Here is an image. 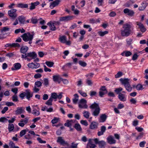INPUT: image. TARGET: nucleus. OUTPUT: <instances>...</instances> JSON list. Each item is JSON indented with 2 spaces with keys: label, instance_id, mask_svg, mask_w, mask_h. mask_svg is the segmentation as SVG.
I'll use <instances>...</instances> for the list:
<instances>
[{
  "label": "nucleus",
  "instance_id": "1",
  "mask_svg": "<svg viewBox=\"0 0 148 148\" xmlns=\"http://www.w3.org/2000/svg\"><path fill=\"white\" fill-rule=\"evenodd\" d=\"M132 25L128 23L124 24L123 26V30L121 31V35L123 36L127 37L129 36L132 32L131 29Z\"/></svg>",
  "mask_w": 148,
  "mask_h": 148
},
{
  "label": "nucleus",
  "instance_id": "2",
  "mask_svg": "<svg viewBox=\"0 0 148 148\" xmlns=\"http://www.w3.org/2000/svg\"><path fill=\"white\" fill-rule=\"evenodd\" d=\"M94 141L96 145L98 144L100 145L102 144V141H99L97 138L94 139H89L88 140V142L87 145V148H95L96 147L95 144L93 143Z\"/></svg>",
  "mask_w": 148,
  "mask_h": 148
},
{
  "label": "nucleus",
  "instance_id": "3",
  "mask_svg": "<svg viewBox=\"0 0 148 148\" xmlns=\"http://www.w3.org/2000/svg\"><path fill=\"white\" fill-rule=\"evenodd\" d=\"M23 40L25 42L29 41L28 43L31 44L32 43V40L34 38V35L29 32L25 33L21 36Z\"/></svg>",
  "mask_w": 148,
  "mask_h": 148
},
{
  "label": "nucleus",
  "instance_id": "4",
  "mask_svg": "<svg viewBox=\"0 0 148 148\" xmlns=\"http://www.w3.org/2000/svg\"><path fill=\"white\" fill-rule=\"evenodd\" d=\"M87 101L84 99H81L79 101L78 106L81 108H87L88 106L86 104Z\"/></svg>",
  "mask_w": 148,
  "mask_h": 148
},
{
  "label": "nucleus",
  "instance_id": "5",
  "mask_svg": "<svg viewBox=\"0 0 148 148\" xmlns=\"http://www.w3.org/2000/svg\"><path fill=\"white\" fill-rule=\"evenodd\" d=\"M74 16H65L60 17V21L66 22L70 21L74 18Z\"/></svg>",
  "mask_w": 148,
  "mask_h": 148
},
{
  "label": "nucleus",
  "instance_id": "6",
  "mask_svg": "<svg viewBox=\"0 0 148 148\" xmlns=\"http://www.w3.org/2000/svg\"><path fill=\"white\" fill-rule=\"evenodd\" d=\"M16 10L15 9L11 10L8 11V14L12 18L14 19L17 16L16 13Z\"/></svg>",
  "mask_w": 148,
  "mask_h": 148
},
{
  "label": "nucleus",
  "instance_id": "7",
  "mask_svg": "<svg viewBox=\"0 0 148 148\" xmlns=\"http://www.w3.org/2000/svg\"><path fill=\"white\" fill-rule=\"evenodd\" d=\"M123 12L124 13L127 14V15L130 17L134 16L135 13L134 11L127 8L125 9Z\"/></svg>",
  "mask_w": 148,
  "mask_h": 148
},
{
  "label": "nucleus",
  "instance_id": "8",
  "mask_svg": "<svg viewBox=\"0 0 148 148\" xmlns=\"http://www.w3.org/2000/svg\"><path fill=\"white\" fill-rule=\"evenodd\" d=\"M25 96L26 99L28 100H30V98H32L33 96V93L30 91L29 89L26 90L25 91Z\"/></svg>",
  "mask_w": 148,
  "mask_h": 148
},
{
  "label": "nucleus",
  "instance_id": "9",
  "mask_svg": "<svg viewBox=\"0 0 148 148\" xmlns=\"http://www.w3.org/2000/svg\"><path fill=\"white\" fill-rule=\"evenodd\" d=\"M57 142L64 146L65 145H66L67 146H69V144L67 142H65L61 137H58Z\"/></svg>",
  "mask_w": 148,
  "mask_h": 148
},
{
  "label": "nucleus",
  "instance_id": "10",
  "mask_svg": "<svg viewBox=\"0 0 148 148\" xmlns=\"http://www.w3.org/2000/svg\"><path fill=\"white\" fill-rule=\"evenodd\" d=\"M60 0H56L50 3L49 7L50 8L53 9L55 7L57 6L59 4Z\"/></svg>",
  "mask_w": 148,
  "mask_h": 148
},
{
  "label": "nucleus",
  "instance_id": "11",
  "mask_svg": "<svg viewBox=\"0 0 148 148\" xmlns=\"http://www.w3.org/2000/svg\"><path fill=\"white\" fill-rule=\"evenodd\" d=\"M120 81L121 82L122 84L124 85V86L129 84L130 79L128 78H121L119 79Z\"/></svg>",
  "mask_w": 148,
  "mask_h": 148
},
{
  "label": "nucleus",
  "instance_id": "12",
  "mask_svg": "<svg viewBox=\"0 0 148 148\" xmlns=\"http://www.w3.org/2000/svg\"><path fill=\"white\" fill-rule=\"evenodd\" d=\"M61 78L60 77L59 75H54L53 76V81L55 82H58L59 84H60L61 82Z\"/></svg>",
  "mask_w": 148,
  "mask_h": 148
},
{
  "label": "nucleus",
  "instance_id": "13",
  "mask_svg": "<svg viewBox=\"0 0 148 148\" xmlns=\"http://www.w3.org/2000/svg\"><path fill=\"white\" fill-rule=\"evenodd\" d=\"M25 108L23 107H18L15 111V114L18 115L23 113L25 112Z\"/></svg>",
  "mask_w": 148,
  "mask_h": 148
},
{
  "label": "nucleus",
  "instance_id": "14",
  "mask_svg": "<svg viewBox=\"0 0 148 148\" xmlns=\"http://www.w3.org/2000/svg\"><path fill=\"white\" fill-rule=\"evenodd\" d=\"M136 24L138 26L141 32L144 33L146 31V29L142 23H141L137 22Z\"/></svg>",
  "mask_w": 148,
  "mask_h": 148
},
{
  "label": "nucleus",
  "instance_id": "15",
  "mask_svg": "<svg viewBox=\"0 0 148 148\" xmlns=\"http://www.w3.org/2000/svg\"><path fill=\"white\" fill-rule=\"evenodd\" d=\"M28 49L29 48L27 47L26 46H22L20 49V52L22 53H27L26 52Z\"/></svg>",
  "mask_w": 148,
  "mask_h": 148
},
{
  "label": "nucleus",
  "instance_id": "16",
  "mask_svg": "<svg viewBox=\"0 0 148 148\" xmlns=\"http://www.w3.org/2000/svg\"><path fill=\"white\" fill-rule=\"evenodd\" d=\"M53 23L51 21H50L47 23V25L49 26L50 27V29L52 31H55L56 29V28L54 24H53Z\"/></svg>",
  "mask_w": 148,
  "mask_h": 148
},
{
  "label": "nucleus",
  "instance_id": "17",
  "mask_svg": "<svg viewBox=\"0 0 148 148\" xmlns=\"http://www.w3.org/2000/svg\"><path fill=\"white\" fill-rule=\"evenodd\" d=\"M147 5V4L146 2H143L141 4V5L138 8L139 11H142L144 10Z\"/></svg>",
  "mask_w": 148,
  "mask_h": 148
},
{
  "label": "nucleus",
  "instance_id": "18",
  "mask_svg": "<svg viewBox=\"0 0 148 148\" xmlns=\"http://www.w3.org/2000/svg\"><path fill=\"white\" fill-rule=\"evenodd\" d=\"M14 68L12 67L11 70L12 71L17 70L20 69L21 67V64L19 63H17L14 64Z\"/></svg>",
  "mask_w": 148,
  "mask_h": 148
},
{
  "label": "nucleus",
  "instance_id": "19",
  "mask_svg": "<svg viewBox=\"0 0 148 148\" xmlns=\"http://www.w3.org/2000/svg\"><path fill=\"white\" fill-rule=\"evenodd\" d=\"M107 139L108 143L110 144H114L116 143V140H114L113 137L112 136H110L108 137Z\"/></svg>",
  "mask_w": 148,
  "mask_h": 148
},
{
  "label": "nucleus",
  "instance_id": "20",
  "mask_svg": "<svg viewBox=\"0 0 148 148\" xmlns=\"http://www.w3.org/2000/svg\"><path fill=\"white\" fill-rule=\"evenodd\" d=\"M27 57H32V59L35 58L37 56V54L34 52H32L28 53H27Z\"/></svg>",
  "mask_w": 148,
  "mask_h": 148
},
{
  "label": "nucleus",
  "instance_id": "21",
  "mask_svg": "<svg viewBox=\"0 0 148 148\" xmlns=\"http://www.w3.org/2000/svg\"><path fill=\"white\" fill-rule=\"evenodd\" d=\"M18 19L21 24H24L25 21V17L23 16H19Z\"/></svg>",
  "mask_w": 148,
  "mask_h": 148
},
{
  "label": "nucleus",
  "instance_id": "22",
  "mask_svg": "<svg viewBox=\"0 0 148 148\" xmlns=\"http://www.w3.org/2000/svg\"><path fill=\"white\" fill-rule=\"evenodd\" d=\"M118 97L119 99L121 101H126V99L125 97V95L122 93H119Z\"/></svg>",
  "mask_w": 148,
  "mask_h": 148
},
{
  "label": "nucleus",
  "instance_id": "23",
  "mask_svg": "<svg viewBox=\"0 0 148 148\" xmlns=\"http://www.w3.org/2000/svg\"><path fill=\"white\" fill-rule=\"evenodd\" d=\"M73 122V120H67L66 122L64 123V125L68 127H70L71 126L72 123Z\"/></svg>",
  "mask_w": 148,
  "mask_h": 148
},
{
  "label": "nucleus",
  "instance_id": "24",
  "mask_svg": "<svg viewBox=\"0 0 148 148\" xmlns=\"http://www.w3.org/2000/svg\"><path fill=\"white\" fill-rule=\"evenodd\" d=\"M90 108L92 110L100 108L98 104L95 102H94V103L91 105L90 106Z\"/></svg>",
  "mask_w": 148,
  "mask_h": 148
},
{
  "label": "nucleus",
  "instance_id": "25",
  "mask_svg": "<svg viewBox=\"0 0 148 148\" xmlns=\"http://www.w3.org/2000/svg\"><path fill=\"white\" fill-rule=\"evenodd\" d=\"M28 4L23 3L18 4L17 5V7L22 8H27L28 7Z\"/></svg>",
  "mask_w": 148,
  "mask_h": 148
},
{
  "label": "nucleus",
  "instance_id": "26",
  "mask_svg": "<svg viewBox=\"0 0 148 148\" xmlns=\"http://www.w3.org/2000/svg\"><path fill=\"white\" fill-rule=\"evenodd\" d=\"M97 128V125L96 123L95 122H92L90 126V128L91 129L94 130L96 129Z\"/></svg>",
  "mask_w": 148,
  "mask_h": 148
},
{
  "label": "nucleus",
  "instance_id": "27",
  "mask_svg": "<svg viewBox=\"0 0 148 148\" xmlns=\"http://www.w3.org/2000/svg\"><path fill=\"white\" fill-rule=\"evenodd\" d=\"M74 98L73 99V103L76 104L78 100L79 96L77 94H75L74 95Z\"/></svg>",
  "mask_w": 148,
  "mask_h": 148
},
{
  "label": "nucleus",
  "instance_id": "28",
  "mask_svg": "<svg viewBox=\"0 0 148 148\" xmlns=\"http://www.w3.org/2000/svg\"><path fill=\"white\" fill-rule=\"evenodd\" d=\"M100 108H97L95 109V110L93 111L92 113V114L95 116H97L100 112Z\"/></svg>",
  "mask_w": 148,
  "mask_h": 148
},
{
  "label": "nucleus",
  "instance_id": "29",
  "mask_svg": "<svg viewBox=\"0 0 148 148\" xmlns=\"http://www.w3.org/2000/svg\"><path fill=\"white\" fill-rule=\"evenodd\" d=\"M14 125L12 124L9 123L8 125V129L9 132L13 131L14 129Z\"/></svg>",
  "mask_w": 148,
  "mask_h": 148
},
{
  "label": "nucleus",
  "instance_id": "30",
  "mask_svg": "<svg viewBox=\"0 0 148 148\" xmlns=\"http://www.w3.org/2000/svg\"><path fill=\"white\" fill-rule=\"evenodd\" d=\"M59 40L62 43H65L66 40V37L64 36H61L59 38Z\"/></svg>",
  "mask_w": 148,
  "mask_h": 148
},
{
  "label": "nucleus",
  "instance_id": "31",
  "mask_svg": "<svg viewBox=\"0 0 148 148\" xmlns=\"http://www.w3.org/2000/svg\"><path fill=\"white\" fill-rule=\"evenodd\" d=\"M125 87L126 90L129 92L131 91L132 89V88L130 84H129L125 86Z\"/></svg>",
  "mask_w": 148,
  "mask_h": 148
},
{
  "label": "nucleus",
  "instance_id": "32",
  "mask_svg": "<svg viewBox=\"0 0 148 148\" xmlns=\"http://www.w3.org/2000/svg\"><path fill=\"white\" fill-rule=\"evenodd\" d=\"M38 20L37 18L36 17H33L31 18V22L33 24H36L38 23Z\"/></svg>",
  "mask_w": 148,
  "mask_h": 148
},
{
  "label": "nucleus",
  "instance_id": "33",
  "mask_svg": "<svg viewBox=\"0 0 148 148\" xmlns=\"http://www.w3.org/2000/svg\"><path fill=\"white\" fill-rule=\"evenodd\" d=\"M32 114L35 116H38L40 114V112L37 110L36 108H34L32 110Z\"/></svg>",
  "mask_w": 148,
  "mask_h": 148
},
{
  "label": "nucleus",
  "instance_id": "34",
  "mask_svg": "<svg viewBox=\"0 0 148 148\" xmlns=\"http://www.w3.org/2000/svg\"><path fill=\"white\" fill-rule=\"evenodd\" d=\"M133 41L132 39L130 38H127L126 40L127 45L128 46L131 45Z\"/></svg>",
  "mask_w": 148,
  "mask_h": 148
},
{
  "label": "nucleus",
  "instance_id": "35",
  "mask_svg": "<svg viewBox=\"0 0 148 148\" xmlns=\"http://www.w3.org/2000/svg\"><path fill=\"white\" fill-rule=\"evenodd\" d=\"M45 63L49 67H52L54 64L53 62L50 61H46Z\"/></svg>",
  "mask_w": 148,
  "mask_h": 148
},
{
  "label": "nucleus",
  "instance_id": "36",
  "mask_svg": "<svg viewBox=\"0 0 148 148\" xmlns=\"http://www.w3.org/2000/svg\"><path fill=\"white\" fill-rule=\"evenodd\" d=\"M74 127L77 131H80L82 130L80 125L79 123L75 124Z\"/></svg>",
  "mask_w": 148,
  "mask_h": 148
},
{
  "label": "nucleus",
  "instance_id": "37",
  "mask_svg": "<svg viewBox=\"0 0 148 148\" xmlns=\"http://www.w3.org/2000/svg\"><path fill=\"white\" fill-rule=\"evenodd\" d=\"M42 82L39 81H36L35 83V86L37 87H39L42 86Z\"/></svg>",
  "mask_w": 148,
  "mask_h": 148
},
{
  "label": "nucleus",
  "instance_id": "38",
  "mask_svg": "<svg viewBox=\"0 0 148 148\" xmlns=\"http://www.w3.org/2000/svg\"><path fill=\"white\" fill-rule=\"evenodd\" d=\"M53 101V99H51V98H49L45 103V104L48 106H51L52 105V102Z\"/></svg>",
  "mask_w": 148,
  "mask_h": 148
},
{
  "label": "nucleus",
  "instance_id": "39",
  "mask_svg": "<svg viewBox=\"0 0 148 148\" xmlns=\"http://www.w3.org/2000/svg\"><path fill=\"white\" fill-rule=\"evenodd\" d=\"M57 94L56 92L52 93H51V96L50 98L53 99H57Z\"/></svg>",
  "mask_w": 148,
  "mask_h": 148
},
{
  "label": "nucleus",
  "instance_id": "40",
  "mask_svg": "<svg viewBox=\"0 0 148 148\" xmlns=\"http://www.w3.org/2000/svg\"><path fill=\"white\" fill-rule=\"evenodd\" d=\"M83 116L86 119L89 118L90 113L88 111H84L83 113Z\"/></svg>",
  "mask_w": 148,
  "mask_h": 148
},
{
  "label": "nucleus",
  "instance_id": "41",
  "mask_svg": "<svg viewBox=\"0 0 148 148\" xmlns=\"http://www.w3.org/2000/svg\"><path fill=\"white\" fill-rule=\"evenodd\" d=\"M108 90L105 86H102V95L108 93Z\"/></svg>",
  "mask_w": 148,
  "mask_h": 148
},
{
  "label": "nucleus",
  "instance_id": "42",
  "mask_svg": "<svg viewBox=\"0 0 148 148\" xmlns=\"http://www.w3.org/2000/svg\"><path fill=\"white\" fill-rule=\"evenodd\" d=\"M123 74L122 72L121 71H119L115 75V77L116 78H119L122 76Z\"/></svg>",
  "mask_w": 148,
  "mask_h": 148
},
{
  "label": "nucleus",
  "instance_id": "43",
  "mask_svg": "<svg viewBox=\"0 0 148 148\" xmlns=\"http://www.w3.org/2000/svg\"><path fill=\"white\" fill-rule=\"evenodd\" d=\"M78 92L83 97H85L87 96V95L86 93L83 92L82 90H79L78 91Z\"/></svg>",
  "mask_w": 148,
  "mask_h": 148
},
{
  "label": "nucleus",
  "instance_id": "44",
  "mask_svg": "<svg viewBox=\"0 0 148 148\" xmlns=\"http://www.w3.org/2000/svg\"><path fill=\"white\" fill-rule=\"evenodd\" d=\"M136 89L138 90H142L143 88V86L141 84H138L136 86Z\"/></svg>",
  "mask_w": 148,
  "mask_h": 148
},
{
  "label": "nucleus",
  "instance_id": "45",
  "mask_svg": "<svg viewBox=\"0 0 148 148\" xmlns=\"http://www.w3.org/2000/svg\"><path fill=\"white\" fill-rule=\"evenodd\" d=\"M43 84L47 86L49 84V80L48 79L45 78L43 79Z\"/></svg>",
  "mask_w": 148,
  "mask_h": 148
},
{
  "label": "nucleus",
  "instance_id": "46",
  "mask_svg": "<svg viewBox=\"0 0 148 148\" xmlns=\"http://www.w3.org/2000/svg\"><path fill=\"white\" fill-rule=\"evenodd\" d=\"M124 53H125V56L126 57H128L132 55V53L130 51H125Z\"/></svg>",
  "mask_w": 148,
  "mask_h": 148
},
{
  "label": "nucleus",
  "instance_id": "47",
  "mask_svg": "<svg viewBox=\"0 0 148 148\" xmlns=\"http://www.w3.org/2000/svg\"><path fill=\"white\" fill-rule=\"evenodd\" d=\"M9 30V28L7 27H3V28L1 29V32L2 33L7 31Z\"/></svg>",
  "mask_w": 148,
  "mask_h": 148
},
{
  "label": "nucleus",
  "instance_id": "48",
  "mask_svg": "<svg viewBox=\"0 0 148 148\" xmlns=\"http://www.w3.org/2000/svg\"><path fill=\"white\" fill-rule=\"evenodd\" d=\"M12 99L13 101L14 102H17L18 101V97L16 95H14L12 96Z\"/></svg>",
  "mask_w": 148,
  "mask_h": 148
},
{
  "label": "nucleus",
  "instance_id": "49",
  "mask_svg": "<svg viewBox=\"0 0 148 148\" xmlns=\"http://www.w3.org/2000/svg\"><path fill=\"white\" fill-rule=\"evenodd\" d=\"M27 132V130H24L21 131L20 133V136L21 137L24 135Z\"/></svg>",
  "mask_w": 148,
  "mask_h": 148
},
{
  "label": "nucleus",
  "instance_id": "50",
  "mask_svg": "<svg viewBox=\"0 0 148 148\" xmlns=\"http://www.w3.org/2000/svg\"><path fill=\"white\" fill-rule=\"evenodd\" d=\"M8 119L5 117H1L0 118V122L5 123L6 122Z\"/></svg>",
  "mask_w": 148,
  "mask_h": 148
},
{
  "label": "nucleus",
  "instance_id": "51",
  "mask_svg": "<svg viewBox=\"0 0 148 148\" xmlns=\"http://www.w3.org/2000/svg\"><path fill=\"white\" fill-rule=\"evenodd\" d=\"M79 63L81 66L85 67L87 65V64L85 62L80 60L79 62Z\"/></svg>",
  "mask_w": 148,
  "mask_h": 148
},
{
  "label": "nucleus",
  "instance_id": "52",
  "mask_svg": "<svg viewBox=\"0 0 148 148\" xmlns=\"http://www.w3.org/2000/svg\"><path fill=\"white\" fill-rule=\"evenodd\" d=\"M59 119L57 117H55L51 121V123L53 124H55L57 123Z\"/></svg>",
  "mask_w": 148,
  "mask_h": 148
},
{
  "label": "nucleus",
  "instance_id": "53",
  "mask_svg": "<svg viewBox=\"0 0 148 148\" xmlns=\"http://www.w3.org/2000/svg\"><path fill=\"white\" fill-rule=\"evenodd\" d=\"M123 90V88L121 87H119L118 88H116L114 91L117 94L119 93V92Z\"/></svg>",
  "mask_w": 148,
  "mask_h": 148
},
{
  "label": "nucleus",
  "instance_id": "54",
  "mask_svg": "<svg viewBox=\"0 0 148 148\" xmlns=\"http://www.w3.org/2000/svg\"><path fill=\"white\" fill-rule=\"evenodd\" d=\"M36 44H38V45H41V46H42L43 45L42 40H39L36 41Z\"/></svg>",
  "mask_w": 148,
  "mask_h": 148
},
{
  "label": "nucleus",
  "instance_id": "55",
  "mask_svg": "<svg viewBox=\"0 0 148 148\" xmlns=\"http://www.w3.org/2000/svg\"><path fill=\"white\" fill-rule=\"evenodd\" d=\"M19 96L22 99H23L25 97V92L21 93L19 95Z\"/></svg>",
  "mask_w": 148,
  "mask_h": 148
},
{
  "label": "nucleus",
  "instance_id": "56",
  "mask_svg": "<svg viewBox=\"0 0 148 148\" xmlns=\"http://www.w3.org/2000/svg\"><path fill=\"white\" fill-rule=\"evenodd\" d=\"M80 123L82 125L87 126L88 125V123L86 120H81Z\"/></svg>",
  "mask_w": 148,
  "mask_h": 148
},
{
  "label": "nucleus",
  "instance_id": "57",
  "mask_svg": "<svg viewBox=\"0 0 148 148\" xmlns=\"http://www.w3.org/2000/svg\"><path fill=\"white\" fill-rule=\"evenodd\" d=\"M34 63L32 62L31 63H29L27 64L28 66L30 68L32 69H34Z\"/></svg>",
  "mask_w": 148,
  "mask_h": 148
},
{
  "label": "nucleus",
  "instance_id": "58",
  "mask_svg": "<svg viewBox=\"0 0 148 148\" xmlns=\"http://www.w3.org/2000/svg\"><path fill=\"white\" fill-rule=\"evenodd\" d=\"M138 57V56L137 55V53H136L133 55L132 57V60H136L137 59Z\"/></svg>",
  "mask_w": 148,
  "mask_h": 148
},
{
  "label": "nucleus",
  "instance_id": "59",
  "mask_svg": "<svg viewBox=\"0 0 148 148\" xmlns=\"http://www.w3.org/2000/svg\"><path fill=\"white\" fill-rule=\"evenodd\" d=\"M37 140L38 141L39 143H46L45 141L42 140L39 137L37 138Z\"/></svg>",
  "mask_w": 148,
  "mask_h": 148
},
{
  "label": "nucleus",
  "instance_id": "60",
  "mask_svg": "<svg viewBox=\"0 0 148 148\" xmlns=\"http://www.w3.org/2000/svg\"><path fill=\"white\" fill-rule=\"evenodd\" d=\"M146 144V141H143L140 143L139 146L141 147H145V144Z\"/></svg>",
  "mask_w": 148,
  "mask_h": 148
},
{
  "label": "nucleus",
  "instance_id": "61",
  "mask_svg": "<svg viewBox=\"0 0 148 148\" xmlns=\"http://www.w3.org/2000/svg\"><path fill=\"white\" fill-rule=\"evenodd\" d=\"M61 81H62L63 83L65 84H67L69 83V81L66 79H63L61 78Z\"/></svg>",
  "mask_w": 148,
  "mask_h": 148
},
{
  "label": "nucleus",
  "instance_id": "62",
  "mask_svg": "<svg viewBox=\"0 0 148 148\" xmlns=\"http://www.w3.org/2000/svg\"><path fill=\"white\" fill-rule=\"evenodd\" d=\"M97 94L96 92L94 91H91L90 92V95L91 97H93L95 96Z\"/></svg>",
  "mask_w": 148,
  "mask_h": 148
},
{
  "label": "nucleus",
  "instance_id": "63",
  "mask_svg": "<svg viewBox=\"0 0 148 148\" xmlns=\"http://www.w3.org/2000/svg\"><path fill=\"white\" fill-rule=\"evenodd\" d=\"M8 108L7 107H5L1 111V112L2 114H4L8 110Z\"/></svg>",
  "mask_w": 148,
  "mask_h": 148
},
{
  "label": "nucleus",
  "instance_id": "64",
  "mask_svg": "<svg viewBox=\"0 0 148 148\" xmlns=\"http://www.w3.org/2000/svg\"><path fill=\"white\" fill-rule=\"evenodd\" d=\"M34 77L35 78L38 79L41 77H42V75L40 73H38L35 74Z\"/></svg>",
  "mask_w": 148,
  "mask_h": 148
}]
</instances>
